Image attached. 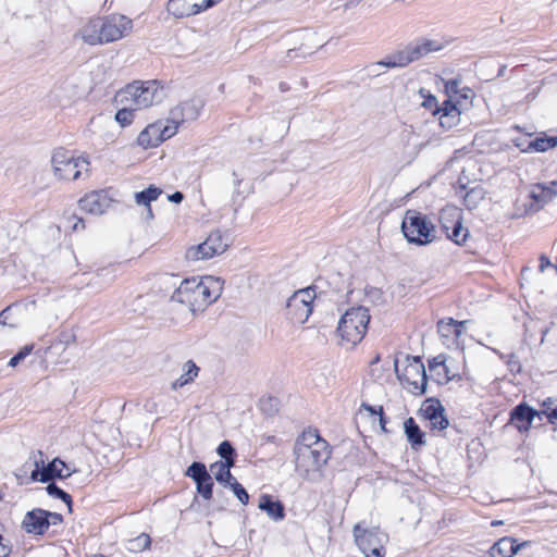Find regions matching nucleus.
Wrapping results in <instances>:
<instances>
[{"instance_id": "47", "label": "nucleus", "mask_w": 557, "mask_h": 557, "mask_svg": "<svg viewBox=\"0 0 557 557\" xmlns=\"http://www.w3.org/2000/svg\"><path fill=\"white\" fill-rule=\"evenodd\" d=\"M540 413L546 416L549 423H557V405L550 411L543 410Z\"/></svg>"}, {"instance_id": "54", "label": "nucleus", "mask_w": 557, "mask_h": 557, "mask_svg": "<svg viewBox=\"0 0 557 557\" xmlns=\"http://www.w3.org/2000/svg\"><path fill=\"white\" fill-rule=\"evenodd\" d=\"M556 400L553 398H547L543 401L542 406L545 408L544 410L550 411L553 409V406H555Z\"/></svg>"}, {"instance_id": "40", "label": "nucleus", "mask_w": 557, "mask_h": 557, "mask_svg": "<svg viewBox=\"0 0 557 557\" xmlns=\"http://www.w3.org/2000/svg\"><path fill=\"white\" fill-rule=\"evenodd\" d=\"M407 49H408L410 58H412V62L426 55V49H425L423 42H420L416 46L408 47Z\"/></svg>"}, {"instance_id": "17", "label": "nucleus", "mask_w": 557, "mask_h": 557, "mask_svg": "<svg viewBox=\"0 0 557 557\" xmlns=\"http://www.w3.org/2000/svg\"><path fill=\"white\" fill-rule=\"evenodd\" d=\"M557 196V181L547 184H535L531 187L530 198L533 200L531 209L539 211L546 203L550 202Z\"/></svg>"}, {"instance_id": "33", "label": "nucleus", "mask_w": 557, "mask_h": 557, "mask_svg": "<svg viewBox=\"0 0 557 557\" xmlns=\"http://www.w3.org/2000/svg\"><path fill=\"white\" fill-rule=\"evenodd\" d=\"M362 411L368 412L369 417H372L374 419H375V417H377L381 429L384 432H386V429H385L386 420H385L384 411H383L382 407H379L376 409L375 407L363 403L361 405L360 412H362Z\"/></svg>"}, {"instance_id": "46", "label": "nucleus", "mask_w": 557, "mask_h": 557, "mask_svg": "<svg viewBox=\"0 0 557 557\" xmlns=\"http://www.w3.org/2000/svg\"><path fill=\"white\" fill-rule=\"evenodd\" d=\"M466 324V321H456L454 323V344H457V339L462 335L463 333V325Z\"/></svg>"}, {"instance_id": "29", "label": "nucleus", "mask_w": 557, "mask_h": 557, "mask_svg": "<svg viewBox=\"0 0 557 557\" xmlns=\"http://www.w3.org/2000/svg\"><path fill=\"white\" fill-rule=\"evenodd\" d=\"M484 198V190L483 188L476 186L471 189H469L465 196L463 201L468 209H473L478 206V203L483 200Z\"/></svg>"}, {"instance_id": "45", "label": "nucleus", "mask_w": 557, "mask_h": 557, "mask_svg": "<svg viewBox=\"0 0 557 557\" xmlns=\"http://www.w3.org/2000/svg\"><path fill=\"white\" fill-rule=\"evenodd\" d=\"M2 531L3 525L0 523V557H8L11 552V547L4 543Z\"/></svg>"}, {"instance_id": "5", "label": "nucleus", "mask_w": 557, "mask_h": 557, "mask_svg": "<svg viewBox=\"0 0 557 557\" xmlns=\"http://www.w3.org/2000/svg\"><path fill=\"white\" fill-rule=\"evenodd\" d=\"M164 98L163 88L157 81L134 82L117 92L115 100L120 104H129L143 110L160 103Z\"/></svg>"}, {"instance_id": "36", "label": "nucleus", "mask_w": 557, "mask_h": 557, "mask_svg": "<svg viewBox=\"0 0 557 557\" xmlns=\"http://www.w3.org/2000/svg\"><path fill=\"white\" fill-rule=\"evenodd\" d=\"M212 473L214 474L215 480L224 486H230L231 483L236 480L231 473V469L227 468L216 467Z\"/></svg>"}, {"instance_id": "11", "label": "nucleus", "mask_w": 557, "mask_h": 557, "mask_svg": "<svg viewBox=\"0 0 557 557\" xmlns=\"http://www.w3.org/2000/svg\"><path fill=\"white\" fill-rule=\"evenodd\" d=\"M314 298L315 290L312 287L295 292L286 304L288 319L295 324L305 323L312 313V302Z\"/></svg>"}, {"instance_id": "44", "label": "nucleus", "mask_w": 557, "mask_h": 557, "mask_svg": "<svg viewBox=\"0 0 557 557\" xmlns=\"http://www.w3.org/2000/svg\"><path fill=\"white\" fill-rule=\"evenodd\" d=\"M392 61H393V55H388L383 61H380V62H376V63L370 65V67H369L370 73L377 74L376 69L381 67V66L389 67V69L396 67L395 64H392Z\"/></svg>"}, {"instance_id": "31", "label": "nucleus", "mask_w": 557, "mask_h": 557, "mask_svg": "<svg viewBox=\"0 0 557 557\" xmlns=\"http://www.w3.org/2000/svg\"><path fill=\"white\" fill-rule=\"evenodd\" d=\"M450 112L453 113L440 114V125L447 129L457 125L460 121V111L458 110V108H451Z\"/></svg>"}, {"instance_id": "1", "label": "nucleus", "mask_w": 557, "mask_h": 557, "mask_svg": "<svg viewBox=\"0 0 557 557\" xmlns=\"http://www.w3.org/2000/svg\"><path fill=\"white\" fill-rule=\"evenodd\" d=\"M296 471L302 478H310L320 471L331 456L329 444L318 431L309 429L297 438L294 447Z\"/></svg>"}, {"instance_id": "58", "label": "nucleus", "mask_w": 557, "mask_h": 557, "mask_svg": "<svg viewBox=\"0 0 557 557\" xmlns=\"http://www.w3.org/2000/svg\"><path fill=\"white\" fill-rule=\"evenodd\" d=\"M7 310H3L1 313H0V323H4L3 322V317L5 314Z\"/></svg>"}, {"instance_id": "41", "label": "nucleus", "mask_w": 557, "mask_h": 557, "mask_svg": "<svg viewBox=\"0 0 557 557\" xmlns=\"http://www.w3.org/2000/svg\"><path fill=\"white\" fill-rule=\"evenodd\" d=\"M33 347L32 346H25L23 347L14 357H12L9 361V366L10 367H15L20 363V361H22L23 359L26 358V356H28L32 351Z\"/></svg>"}, {"instance_id": "43", "label": "nucleus", "mask_w": 557, "mask_h": 557, "mask_svg": "<svg viewBox=\"0 0 557 557\" xmlns=\"http://www.w3.org/2000/svg\"><path fill=\"white\" fill-rule=\"evenodd\" d=\"M235 459H236V456H232V457L223 458V460L215 461L212 465H210V470H211V472H214L216 467H223V468L231 469L235 466Z\"/></svg>"}, {"instance_id": "16", "label": "nucleus", "mask_w": 557, "mask_h": 557, "mask_svg": "<svg viewBox=\"0 0 557 557\" xmlns=\"http://www.w3.org/2000/svg\"><path fill=\"white\" fill-rule=\"evenodd\" d=\"M70 475L71 472L65 462L59 458H54L51 462L41 468H39L38 462H36V469L32 471L30 478L34 481L47 483L52 479H65Z\"/></svg>"}, {"instance_id": "6", "label": "nucleus", "mask_w": 557, "mask_h": 557, "mask_svg": "<svg viewBox=\"0 0 557 557\" xmlns=\"http://www.w3.org/2000/svg\"><path fill=\"white\" fill-rule=\"evenodd\" d=\"M370 321L369 310L364 307H352L341 318L337 333L342 342L354 347L364 337Z\"/></svg>"}, {"instance_id": "27", "label": "nucleus", "mask_w": 557, "mask_h": 557, "mask_svg": "<svg viewBox=\"0 0 557 557\" xmlns=\"http://www.w3.org/2000/svg\"><path fill=\"white\" fill-rule=\"evenodd\" d=\"M183 370L184 373L172 383L173 389L181 388L186 384L190 383L191 381H194V379L198 375L199 372V368L191 360H188L184 364Z\"/></svg>"}, {"instance_id": "51", "label": "nucleus", "mask_w": 557, "mask_h": 557, "mask_svg": "<svg viewBox=\"0 0 557 557\" xmlns=\"http://www.w3.org/2000/svg\"><path fill=\"white\" fill-rule=\"evenodd\" d=\"M234 175V185H235V190L234 193L237 195V196H242L244 194H247L248 190H242V184H243V181L240 178L237 177L236 173L234 172L233 173Z\"/></svg>"}, {"instance_id": "12", "label": "nucleus", "mask_w": 557, "mask_h": 557, "mask_svg": "<svg viewBox=\"0 0 557 557\" xmlns=\"http://www.w3.org/2000/svg\"><path fill=\"white\" fill-rule=\"evenodd\" d=\"M176 134V126L170 125L169 122L164 124L162 121L149 124L143 129L138 137L137 144L143 148H152L159 146L164 140L171 138Z\"/></svg>"}, {"instance_id": "9", "label": "nucleus", "mask_w": 557, "mask_h": 557, "mask_svg": "<svg viewBox=\"0 0 557 557\" xmlns=\"http://www.w3.org/2000/svg\"><path fill=\"white\" fill-rule=\"evenodd\" d=\"M407 364L399 371L398 361L394 363L395 372L401 382L408 384L409 391L414 395H423L428 387V376L420 357H406Z\"/></svg>"}, {"instance_id": "22", "label": "nucleus", "mask_w": 557, "mask_h": 557, "mask_svg": "<svg viewBox=\"0 0 557 557\" xmlns=\"http://www.w3.org/2000/svg\"><path fill=\"white\" fill-rule=\"evenodd\" d=\"M258 507L275 521H281L285 517L283 504L280 500H273L270 495H262Z\"/></svg>"}, {"instance_id": "21", "label": "nucleus", "mask_w": 557, "mask_h": 557, "mask_svg": "<svg viewBox=\"0 0 557 557\" xmlns=\"http://www.w3.org/2000/svg\"><path fill=\"white\" fill-rule=\"evenodd\" d=\"M536 416L541 417V413L527 404H520L511 411V420L517 423L520 432L529 431Z\"/></svg>"}, {"instance_id": "4", "label": "nucleus", "mask_w": 557, "mask_h": 557, "mask_svg": "<svg viewBox=\"0 0 557 557\" xmlns=\"http://www.w3.org/2000/svg\"><path fill=\"white\" fill-rule=\"evenodd\" d=\"M53 175L59 181L87 180L90 176V162L84 156L75 157L65 148H57L51 154Z\"/></svg>"}, {"instance_id": "37", "label": "nucleus", "mask_w": 557, "mask_h": 557, "mask_svg": "<svg viewBox=\"0 0 557 557\" xmlns=\"http://www.w3.org/2000/svg\"><path fill=\"white\" fill-rule=\"evenodd\" d=\"M234 495L237 497V499L243 504V505H247L248 502H249V495L247 493V491L245 490V487L237 482V480H234L233 483H231V485L228 486Z\"/></svg>"}, {"instance_id": "38", "label": "nucleus", "mask_w": 557, "mask_h": 557, "mask_svg": "<svg viewBox=\"0 0 557 557\" xmlns=\"http://www.w3.org/2000/svg\"><path fill=\"white\" fill-rule=\"evenodd\" d=\"M392 55H393L392 64H395L396 67H404L412 62V58H410L408 49H405V50L399 51Z\"/></svg>"}, {"instance_id": "20", "label": "nucleus", "mask_w": 557, "mask_h": 557, "mask_svg": "<svg viewBox=\"0 0 557 557\" xmlns=\"http://www.w3.org/2000/svg\"><path fill=\"white\" fill-rule=\"evenodd\" d=\"M529 542L518 544L515 539L505 536L495 542L488 550L491 557H512Z\"/></svg>"}, {"instance_id": "56", "label": "nucleus", "mask_w": 557, "mask_h": 557, "mask_svg": "<svg viewBox=\"0 0 557 557\" xmlns=\"http://www.w3.org/2000/svg\"><path fill=\"white\" fill-rule=\"evenodd\" d=\"M84 227H85V225L83 223V219L76 218V222L73 224V230L78 231L79 228L83 230Z\"/></svg>"}, {"instance_id": "13", "label": "nucleus", "mask_w": 557, "mask_h": 557, "mask_svg": "<svg viewBox=\"0 0 557 557\" xmlns=\"http://www.w3.org/2000/svg\"><path fill=\"white\" fill-rule=\"evenodd\" d=\"M203 107L205 101L201 98L183 101L170 111L168 122L170 125H175L177 129L181 124L197 120Z\"/></svg>"}, {"instance_id": "32", "label": "nucleus", "mask_w": 557, "mask_h": 557, "mask_svg": "<svg viewBox=\"0 0 557 557\" xmlns=\"http://www.w3.org/2000/svg\"><path fill=\"white\" fill-rule=\"evenodd\" d=\"M123 108L120 109L115 114V120L122 126L129 125L134 120V111H137L135 108H132L129 104H122Z\"/></svg>"}, {"instance_id": "25", "label": "nucleus", "mask_w": 557, "mask_h": 557, "mask_svg": "<svg viewBox=\"0 0 557 557\" xmlns=\"http://www.w3.org/2000/svg\"><path fill=\"white\" fill-rule=\"evenodd\" d=\"M405 434L412 448L423 446L425 444L424 433L413 418H408L404 423Z\"/></svg>"}, {"instance_id": "23", "label": "nucleus", "mask_w": 557, "mask_h": 557, "mask_svg": "<svg viewBox=\"0 0 557 557\" xmlns=\"http://www.w3.org/2000/svg\"><path fill=\"white\" fill-rule=\"evenodd\" d=\"M425 418L429 420L432 430L443 431L449 424L441 404L428 406L425 409Z\"/></svg>"}, {"instance_id": "52", "label": "nucleus", "mask_w": 557, "mask_h": 557, "mask_svg": "<svg viewBox=\"0 0 557 557\" xmlns=\"http://www.w3.org/2000/svg\"><path fill=\"white\" fill-rule=\"evenodd\" d=\"M169 201L174 203H181L184 199V195L181 191H175L168 196Z\"/></svg>"}, {"instance_id": "7", "label": "nucleus", "mask_w": 557, "mask_h": 557, "mask_svg": "<svg viewBox=\"0 0 557 557\" xmlns=\"http://www.w3.org/2000/svg\"><path fill=\"white\" fill-rule=\"evenodd\" d=\"M401 231L409 243L426 245L435 239L434 225L416 210H408L401 223Z\"/></svg>"}, {"instance_id": "10", "label": "nucleus", "mask_w": 557, "mask_h": 557, "mask_svg": "<svg viewBox=\"0 0 557 557\" xmlns=\"http://www.w3.org/2000/svg\"><path fill=\"white\" fill-rule=\"evenodd\" d=\"M228 246V237L220 231H213L205 242L189 247L185 256L189 261L207 260L222 255L227 250Z\"/></svg>"}, {"instance_id": "48", "label": "nucleus", "mask_w": 557, "mask_h": 557, "mask_svg": "<svg viewBox=\"0 0 557 557\" xmlns=\"http://www.w3.org/2000/svg\"><path fill=\"white\" fill-rule=\"evenodd\" d=\"M422 42L426 49V54L433 51H438L442 48L441 45L435 40H424Z\"/></svg>"}, {"instance_id": "24", "label": "nucleus", "mask_w": 557, "mask_h": 557, "mask_svg": "<svg viewBox=\"0 0 557 557\" xmlns=\"http://www.w3.org/2000/svg\"><path fill=\"white\" fill-rule=\"evenodd\" d=\"M441 221L443 228L446 231L447 237L449 239H451L457 245L465 244L469 235V231L462 226L461 216L459 214H457V218L454 221H451V233L448 232L450 227L447 224V222H445L444 218H442Z\"/></svg>"}, {"instance_id": "49", "label": "nucleus", "mask_w": 557, "mask_h": 557, "mask_svg": "<svg viewBox=\"0 0 557 557\" xmlns=\"http://www.w3.org/2000/svg\"><path fill=\"white\" fill-rule=\"evenodd\" d=\"M451 108H457L455 103H453L451 101L449 100H446L443 102V106L441 108H436V110H434V113H451L450 112V109Z\"/></svg>"}, {"instance_id": "19", "label": "nucleus", "mask_w": 557, "mask_h": 557, "mask_svg": "<svg viewBox=\"0 0 557 557\" xmlns=\"http://www.w3.org/2000/svg\"><path fill=\"white\" fill-rule=\"evenodd\" d=\"M49 512L42 509L28 511L23 520V527L27 533L42 534L50 525Z\"/></svg>"}, {"instance_id": "8", "label": "nucleus", "mask_w": 557, "mask_h": 557, "mask_svg": "<svg viewBox=\"0 0 557 557\" xmlns=\"http://www.w3.org/2000/svg\"><path fill=\"white\" fill-rule=\"evenodd\" d=\"M355 543L366 557H384L385 545L388 535L379 528H361L358 523L354 527Z\"/></svg>"}, {"instance_id": "18", "label": "nucleus", "mask_w": 557, "mask_h": 557, "mask_svg": "<svg viewBox=\"0 0 557 557\" xmlns=\"http://www.w3.org/2000/svg\"><path fill=\"white\" fill-rule=\"evenodd\" d=\"M78 205L83 211L98 215L108 209L110 199L102 191H92L83 197Z\"/></svg>"}, {"instance_id": "30", "label": "nucleus", "mask_w": 557, "mask_h": 557, "mask_svg": "<svg viewBox=\"0 0 557 557\" xmlns=\"http://www.w3.org/2000/svg\"><path fill=\"white\" fill-rule=\"evenodd\" d=\"M555 146H557V137H537L530 143L529 148L544 152Z\"/></svg>"}, {"instance_id": "14", "label": "nucleus", "mask_w": 557, "mask_h": 557, "mask_svg": "<svg viewBox=\"0 0 557 557\" xmlns=\"http://www.w3.org/2000/svg\"><path fill=\"white\" fill-rule=\"evenodd\" d=\"M220 0H170L168 12L176 18L189 17L214 5Z\"/></svg>"}, {"instance_id": "28", "label": "nucleus", "mask_w": 557, "mask_h": 557, "mask_svg": "<svg viewBox=\"0 0 557 557\" xmlns=\"http://www.w3.org/2000/svg\"><path fill=\"white\" fill-rule=\"evenodd\" d=\"M454 323L455 320L453 318L441 320L437 323V332L443 338V344L448 347L454 344Z\"/></svg>"}, {"instance_id": "3", "label": "nucleus", "mask_w": 557, "mask_h": 557, "mask_svg": "<svg viewBox=\"0 0 557 557\" xmlns=\"http://www.w3.org/2000/svg\"><path fill=\"white\" fill-rule=\"evenodd\" d=\"M133 28V21L122 14L91 18L81 29L84 42L96 46L106 45L127 36Z\"/></svg>"}, {"instance_id": "26", "label": "nucleus", "mask_w": 557, "mask_h": 557, "mask_svg": "<svg viewBox=\"0 0 557 557\" xmlns=\"http://www.w3.org/2000/svg\"><path fill=\"white\" fill-rule=\"evenodd\" d=\"M161 194V188L156 187L154 185H150L148 188L135 194L136 203L147 207V215L149 219H152L153 216L150 202L157 200Z\"/></svg>"}, {"instance_id": "55", "label": "nucleus", "mask_w": 557, "mask_h": 557, "mask_svg": "<svg viewBox=\"0 0 557 557\" xmlns=\"http://www.w3.org/2000/svg\"><path fill=\"white\" fill-rule=\"evenodd\" d=\"M51 519L52 520V523H59L62 521V516L60 513H52V512H49L48 515V519Z\"/></svg>"}, {"instance_id": "34", "label": "nucleus", "mask_w": 557, "mask_h": 557, "mask_svg": "<svg viewBox=\"0 0 557 557\" xmlns=\"http://www.w3.org/2000/svg\"><path fill=\"white\" fill-rule=\"evenodd\" d=\"M47 490V493L50 495V496H53L55 498H59L61 500H63L67 506L69 508L71 509V505H72V497L70 494H67L66 492H64L62 488H60L58 485H55L54 483H49L46 487Z\"/></svg>"}, {"instance_id": "39", "label": "nucleus", "mask_w": 557, "mask_h": 557, "mask_svg": "<svg viewBox=\"0 0 557 557\" xmlns=\"http://www.w3.org/2000/svg\"><path fill=\"white\" fill-rule=\"evenodd\" d=\"M216 453L222 459L226 457L237 456L235 448L228 441L222 442L219 445Z\"/></svg>"}, {"instance_id": "50", "label": "nucleus", "mask_w": 557, "mask_h": 557, "mask_svg": "<svg viewBox=\"0 0 557 557\" xmlns=\"http://www.w3.org/2000/svg\"><path fill=\"white\" fill-rule=\"evenodd\" d=\"M428 109H434L436 110L437 107V99L433 95H429L428 98L422 103Z\"/></svg>"}, {"instance_id": "15", "label": "nucleus", "mask_w": 557, "mask_h": 557, "mask_svg": "<svg viewBox=\"0 0 557 557\" xmlns=\"http://www.w3.org/2000/svg\"><path fill=\"white\" fill-rule=\"evenodd\" d=\"M185 475L194 480L197 492L203 499L210 500L212 498L213 480L205 463L194 461L187 468Z\"/></svg>"}, {"instance_id": "53", "label": "nucleus", "mask_w": 557, "mask_h": 557, "mask_svg": "<svg viewBox=\"0 0 557 557\" xmlns=\"http://www.w3.org/2000/svg\"><path fill=\"white\" fill-rule=\"evenodd\" d=\"M549 265H550V261H549V259H548L546 256L542 255V256L540 257V271H541V272H544V270H545L547 267H549Z\"/></svg>"}, {"instance_id": "2", "label": "nucleus", "mask_w": 557, "mask_h": 557, "mask_svg": "<svg viewBox=\"0 0 557 557\" xmlns=\"http://www.w3.org/2000/svg\"><path fill=\"white\" fill-rule=\"evenodd\" d=\"M223 281L215 276L184 280L172 295V300L187 305L193 313L203 311L222 294Z\"/></svg>"}, {"instance_id": "57", "label": "nucleus", "mask_w": 557, "mask_h": 557, "mask_svg": "<svg viewBox=\"0 0 557 557\" xmlns=\"http://www.w3.org/2000/svg\"><path fill=\"white\" fill-rule=\"evenodd\" d=\"M109 271H110L109 269H102V270H100L99 275L103 276V275H106V274H107V272H109Z\"/></svg>"}, {"instance_id": "35", "label": "nucleus", "mask_w": 557, "mask_h": 557, "mask_svg": "<svg viewBox=\"0 0 557 557\" xmlns=\"http://www.w3.org/2000/svg\"><path fill=\"white\" fill-rule=\"evenodd\" d=\"M150 545V537L146 533H141L137 537L128 541V549L134 552H140L148 548Z\"/></svg>"}, {"instance_id": "42", "label": "nucleus", "mask_w": 557, "mask_h": 557, "mask_svg": "<svg viewBox=\"0 0 557 557\" xmlns=\"http://www.w3.org/2000/svg\"><path fill=\"white\" fill-rule=\"evenodd\" d=\"M429 367H430L431 371L434 370L437 367H442L444 369V371H445L447 380H451V376L449 375L448 368L445 364V358L442 355L435 357L432 361H430Z\"/></svg>"}]
</instances>
